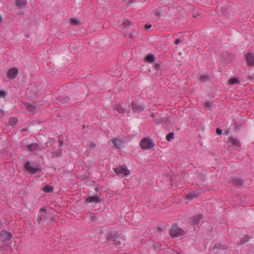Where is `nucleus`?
Here are the masks:
<instances>
[{
  "instance_id": "6ab92c4d",
  "label": "nucleus",
  "mask_w": 254,
  "mask_h": 254,
  "mask_svg": "<svg viewBox=\"0 0 254 254\" xmlns=\"http://www.w3.org/2000/svg\"><path fill=\"white\" fill-rule=\"evenodd\" d=\"M118 233L111 232L107 235V241H113L114 239L118 236Z\"/></svg>"
},
{
  "instance_id": "423d86ee",
  "label": "nucleus",
  "mask_w": 254,
  "mask_h": 254,
  "mask_svg": "<svg viewBox=\"0 0 254 254\" xmlns=\"http://www.w3.org/2000/svg\"><path fill=\"white\" fill-rule=\"evenodd\" d=\"M25 169L31 174H36L37 172L41 171V169L38 167V166L36 167H32L31 166L30 162L27 161L24 164Z\"/></svg>"
},
{
  "instance_id": "39448f33",
  "label": "nucleus",
  "mask_w": 254,
  "mask_h": 254,
  "mask_svg": "<svg viewBox=\"0 0 254 254\" xmlns=\"http://www.w3.org/2000/svg\"><path fill=\"white\" fill-rule=\"evenodd\" d=\"M184 231L176 225H173L170 229V234L172 237H178L184 234Z\"/></svg>"
},
{
  "instance_id": "e433bc0d",
  "label": "nucleus",
  "mask_w": 254,
  "mask_h": 254,
  "mask_svg": "<svg viewBox=\"0 0 254 254\" xmlns=\"http://www.w3.org/2000/svg\"><path fill=\"white\" fill-rule=\"evenodd\" d=\"M153 248L155 249H158L162 247V245L160 243L158 242H154L153 244Z\"/></svg>"
},
{
  "instance_id": "0eeeda50",
  "label": "nucleus",
  "mask_w": 254,
  "mask_h": 254,
  "mask_svg": "<svg viewBox=\"0 0 254 254\" xmlns=\"http://www.w3.org/2000/svg\"><path fill=\"white\" fill-rule=\"evenodd\" d=\"M115 172L116 174H123L125 176H127L130 174V171L127 169V166H119L118 167L114 168Z\"/></svg>"
},
{
  "instance_id": "c03bdc74",
  "label": "nucleus",
  "mask_w": 254,
  "mask_h": 254,
  "mask_svg": "<svg viewBox=\"0 0 254 254\" xmlns=\"http://www.w3.org/2000/svg\"><path fill=\"white\" fill-rule=\"evenodd\" d=\"M49 221L51 223L55 222V217L53 216H50V218H49Z\"/></svg>"
},
{
  "instance_id": "4d7b16f0",
  "label": "nucleus",
  "mask_w": 254,
  "mask_h": 254,
  "mask_svg": "<svg viewBox=\"0 0 254 254\" xmlns=\"http://www.w3.org/2000/svg\"><path fill=\"white\" fill-rule=\"evenodd\" d=\"M151 117H152L153 118H155V115L154 113H151Z\"/></svg>"
},
{
  "instance_id": "79ce46f5",
  "label": "nucleus",
  "mask_w": 254,
  "mask_h": 254,
  "mask_svg": "<svg viewBox=\"0 0 254 254\" xmlns=\"http://www.w3.org/2000/svg\"><path fill=\"white\" fill-rule=\"evenodd\" d=\"M151 24H146L144 25V29L146 30H148L151 27Z\"/></svg>"
},
{
  "instance_id": "7ed1b4c3",
  "label": "nucleus",
  "mask_w": 254,
  "mask_h": 254,
  "mask_svg": "<svg viewBox=\"0 0 254 254\" xmlns=\"http://www.w3.org/2000/svg\"><path fill=\"white\" fill-rule=\"evenodd\" d=\"M48 219V214L45 207L41 208L39 212L37 221L39 224H43V222Z\"/></svg>"
},
{
  "instance_id": "ea45409f",
  "label": "nucleus",
  "mask_w": 254,
  "mask_h": 254,
  "mask_svg": "<svg viewBox=\"0 0 254 254\" xmlns=\"http://www.w3.org/2000/svg\"><path fill=\"white\" fill-rule=\"evenodd\" d=\"M7 95V92L3 90L0 91V98H5Z\"/></svg>"
},
{
  "instance_id": "864d4df0",
  "label": "nucleus",
  "mask_w": 254,
  "mask_h": 254,
  "mask_svg": "<svg viewBox=\"0 0 254 254\" xmlns=\"http://www.w3.org/2000/svg\"><path fill=\"white\" fill-rule=\"evenodd\" d=\"M63 144H64L63 141H62H62H60L59 147H62L63 146Z\"/></svg>"
},
{
  "instance_id": "dca6fc26",
  "label": "nucleus",
  "mask_w": 254,
  "mask_h": 254,
  "mask_svg": "<svg viewBox=\"0 0 254 254\" xmlns=\"http://www.w3.org/2000/svg\"><path fill=\"white\" fill-rule=\"evenodd\" d=\"M112 142L116 149H120L124 144V142L122 140L116 138H113Z\"/></svg>"
},
{
  "instance_id": "4be33fe9",
  "label": "nucleus",
  "mask_w": 254,
  "mask_h": 254,
  "mask_svg": "<svg viewBox=\"0 0 254 254\" xmlns=\"http://www.w3.org/2000/svg\"><path fill=\"white\" fill-rule=\"evenodd\" d=\"M198 195V193L196 191H191L188 193L186 195V198L187 199L190 200L195 197H196Z\"/></svg>"
},
{
  "instance_id": "1a4fd4ad",
  "label": "nucleus",
  "mask_w": 254,
  "mask_h": 254,
  "mask_svg": "<svg viewBox=\"0 0 254 254\" xmlns=\"http://www.w3.org/2000/svg\"><path fill=\"white\" fill-rule=\"evenodd\" d=\"M228 142L230 144V146H233V148L235 150H238L241 145L240 141L236 137L231 136L228 138Z\"/></svg>"
},
{
  "instance_id": "4468645a",
  "label": "nucleus",
  "mask_w": 254,
  "mask_h": 254,
  "mask_svg": "<svg viewBox=\"0 0 254 254\" xmlns=\"http://www.w3.org/2000/svg\"><path fill=\"white\" fill-rule=\"evenodd\" d=\"M101 197L97 195L88 196L86 198L85 202L87 203L95 202L98 203L100 202Z\"/></svg>"
},
{
  "instance_id": "09e8293b",
  "label": "nucleus",
  "mask_w": 254,
  "mask_h": 254,
  "mask_svg": "<svg viewBox=\"0 0 254 254\" xmlns=\"http://www.w3.org/2000/svg\"><path fill=\"white\" fill-rule=\"evenodd\" d=\"M181 41L180 40V39H179V38H178L177 39H176V40H175V43H175L176 45H178V44H179L181 42Z\"/></svg>"
},
{
  "instance_id": "6e6552de",
  "label": "nucleus",
  "mask_w": 254,
  "mask_h": 254,
  "mask_svg": "<svg viewBox=\"0 0 254 254\" xmlns=\"http://www.w3.org/2000/svg\"><path fill=\"white\" fill-rule=\"evenodd\" d=\"M12 238V234L5 230H3L0 233V239L4 243L7 241L10 240Z\"/></svg>"
},
{
  "instance_id": "393cba45",
  "label": "nucleus",
  "mask_w": 254,
  "mask_h": 254,
  "mask_svg": "<svg viewBox=\"0 0 254 254\" xmlns=\"http://www.w3.org/2000/svg\"><path fill=\"white\" fill-rule=\"evenodd\" d=\"M42 190L45 192L50 193L53 191L54 188L52 186L46 185L43 188Z\"/></svg>"
},
{
  "instance_id": "bb28decb",
  "label": "nucleus",
  "mask_w": 254,
  "mask_h": 254,
  "mask_svg": "<svg viewBox=\"0 0 254 254\" xmlns=\"http://www.w3.org/2000/svg\"><path fill=\"white\" fill-rule=\"evenodd\" d=\"M121 236H120V235H118V236H117V237L116 238H115V239H114V241L113 242H114V245L116 246V247H119L121 245Z\"/></svg>"
},
{
  "instance_id": "4c0bfd02",
  "label": "nucleus",
  "mask_w": 254,
  "mask_h": 254,
  "mask_svg": "<svg viewBox=\"0 0 254 254\" xmlns=\"http://www.w3.org/2000/svg\"><path fill=\"white\" fill-rule=\"evenodd\" d=\"M154 121H156V122L155 123V124L157 125H159L161 124H162L164 123V118H161L159 119H156Z\"/></svg>"
},
{
  "instance_id": "13d9d810",
  "label": "nucleus",
  "mask_w": 254,
  "mask_h": 254,
  "mask_svg": "<svg viewBox=\"0 0 254 254\" xmlns=\"http://www.w3.org/2000/svg\"><path fill=\"white\" fill-rule=\"evenodd\" d=\"M238 126V123H236L235 124V127H236V126Z\"/></svg>"
},
{
  "instance_id": "9d476101",
  "label": "nucleus",
  "mask_w": 254,
  "mask_h": 254,
  "mask_svg": "<svg viewBox=\"0 0 254 254\" xmlns=\"http://www.w3.org/2000/svg\"><path fill=\"white\" fill-rule=\"evenodd\" d=\"M131 106L133 112L135 113H140L144 109L143 106L136 101H132Z\"/></svg>"
},
{
  "instance_id": "2f4dec72",
  "label": "nucleus",
  "mask_w": 254,
  "mask_h": 254,
  "mask_svg": "<svg viewBox=\"0 0 254 254\" xmlns=\"http://www.w3.org/2000/svg\"><path fill=\"white\" fill-rule=\"evenodd\" d=\"M70 98L67 96H64L61 98V102L62 103L65 104L69 102Z\"/></svg>"
},
{
  "instance_id": "a878e982",
  "label": "nucleus",
  "mask_w": 254,
  "mask_h": 254,
  "mask_svg": "<svg viewBox=\"0 0 254 254\" xmlns=\"http://www.w3.org/2000/svg\"><path fill=\"white\" fill-rule=\"evenodd\" d=\"M121 236H120V235H118V236H117V237L116 238H115V239H114V241L113 242H114V245L116 246V247H119L121 245Z\"/></svg>"
},
{
  "instance_id": "c85d7f7f",
  "label": "nucleus",
  "mask_w": 254,
  "mask_h": 254,
  "mask_svg": "<svg viewBox=\"0 0 254 254\" xmlns=\"http://www.w3.org/2000/svg\"><path fill=\"white\" fill-rule=\"evenodd\" d=\"M229 83L230 85H233L236 83H239L240 81L238 77H232L229 80Z\"/></svg>"
},
{
  "instance_id": "49530a36",
  "label": "nucleus",
  "mask_w": 254,
  "mask_h": 254,
  "mask_svg": "<svg viewBox=\"0 0 254 254\" xmlns=\"http://www.w3.org/2000/svg\"><path fill=\"white\" fill-rule=\"evenodd\" d=\"M89 146L91 148H94L96 146V144L94 142H91L90 143Z\"/></svg>"
},
{
  "instance_id": "2eb2a0df",
  "label": "nucleus",
  "mask_w": 254,
  "mask_h": 254,
  "mask_svg": "<svg viewBox=\"0 0 254 254\" xmlns=\"http://www.w3.org/2000/svg\"><path fill=\"white\" fill-rule=\"evenodd\" d=\"M18 70L17 68L13 67L9 69L7 72V76L10 79H14L17 75Z\"/></svg>"
},
{
  "instance_id": "ddd939ff",
  "label": "nucleus",
  "mask_w": 254,
  "mask_h": 254,
  "mask_svg": "<svg viewBox=\"0 0 254 254\" xmlns=\"http://www.w3.org/2000/svg\"><path fill=\"white\" fill-rule=\"evenodd\" d=\"M245 57L248 65L250 66H254V53H248Z\"/></svg>"
},
{
  "instance_id": "cd10ccee",
  "label": "nucleus",
  "mask_w": 254,
  "mask_h": 254,
  "mask_svg": "<svg viewBox=\"0 0 254 254\" xmlns=\"http://www.w3.org/2000/svg\"><path fill=\"white\" fill-rule=\"evenodd\" d=\"M18 122V120L16 118L14 117H11L9 119L8 124L10 126H14L16 124H17Z\"/></svg>"
},
{
  "instance_id": "20e7f679",
  "label": "nucleus",
  "mask_w": 254,
  "mask_h": 254,
  "mask_svg": "<svg viewBox=\"0 0 254 254\" xmlns=\"http://www.w3.org/2000/svg\"><path fill=\"white\" fill-rule=\"evenodd\" d=\"M154 145L155 144L151 139L148 138L142 139L140 143L141 148L144 150L150 149L152 148Z\"/></svg>"
},
{
  "instance_id": "9b49d317",
  "label": "nucleus",
  "mask_w": 254,
  "mask_h": 254,
  "mask_svg": "<svg viewBox=\"0 0 254 254\" xmlns=\"http://www.w3.org/2000/svg\"><path fill=\"white\" fill-rule=\"evenodd\" d=\"M230 182L236 188H240L244 186L245 181L244 180L239 178H232Z\"/></svg>"
},
{
  "instance_id": "b1692460",
  "label": "nucleus",
  "mask_w": 254,
  "mask_h": 254,
  "mask_svg": "<svg viewBox=\"0 0 254 254\" xmlns=\"http://www.w3.org/2000/svg\"><path fill=\"white\" fill-rule=\"evenodd\" d=\"M250 239V237L248 235H246L244 238H241L238 242V245H241L244 244L245 243H247Z\"/></svg>"
},
{
  "instance_id": "603ef678",
  "label": "nucleus",
  "mask_w": 254,
  "mask_h": 254,
  "mask_svg": "<svg viewBox=\"0 0 254 254\" xmlns=\"http://www.w3.org/2000/svg\"><path fill=\"white\" fill-rule=\"evenodd\" d=\"M200 15L199 13L193 14V16L194 18H196Z\"/></svg>"
},
{
  "instance_id": "a19ab883",
  "label": "nucleus",
  "mask_w": 254,
  "mask_h": 254,
  "mask_svg": "<svg viewBox=\"0 0 254 254\" xmlns=\"http://www.w3.org/2000/svg\"><path fill=\"white\" fill-rule=\"evenodd\" d=\"M212 105V103L210 102H209V101H207L206 102L205 104V107L206 108H209L210 107H211Z\"/></svg>"
},
{
  "instance_id": "c756f323",
  "label": "nucleus",
  "mask_w": 254,
  "mask_h": 254,
  "mask_svg": "<svg viewBox=\"0 0 254 254\" xmlns=\"http://www.w3.org/2000/svg\"><path fill=\"white\" fill-rule=\"evenodd\" d=\"M80 21L77 18H70V24L72 25H78L79 24Z\"/></svg>"
},
{
  "instance_id": "72a5a7b5",
  "label": "nucleus",
  "mask_w": 254,
  "mask_h": 254,
  "mask_svg": "<svg viewBox=\"0 0 254 254\" xmlns=\"http://www.w3.org/2000/svg\"><path fill=\"white\" fill-rule=\"evenodd\" d=\"M174 133L173 132L169 133L166 135V139L168 141H171L172 139L174 138Z\"/></svg>"
},
{
  "instance_id": "5701e85b",
  "label": "nucleus",
  "mask_w": 254,
  "mask_h": 254,
  "mask_svg": "<svg viewBox=\"0 0 254 254\" xmlns=\"http://www.w3.org/2000/svg\"><path fill=\"white\" fill-rule=\"evenodd\" d=\"M116 110L120 114H125V113H128L129 112V110L126 111L125 108L121 105H118L116 106Z\"/></svg>"
},
{
  "instance_id": "aec40b11",
  "label": "nucleus",
  "mask_w": 254,
  "mask_h": 254,
  "mask_svg": "<svg viewBox=\"0 0 254 254\" xmlns=\"http://www.w3.org/2000/svg\"><path fill=\"white\" fill-rule=\"evenodd\" d=\"M54 151H52L51 153L52 154V158L53 157H60L62 155V150L61 149L58 148L57 149H55Z\"/></svg>"
},
{
  "instance_id": "bf43d9fd",
  "label": "nucleus",
  "mask_w": 254,
  "mask_h": 254,
  "mask_svg": "<svg viewBox=\"0 0 254 254\" xmlns=\"http://www.w3.org/2000/svg\"><path fill=\"white\" fill-rule=\"evenodd\" d=\"M85 125H83V128H85Z\"/></svg>"
},
{
  "instance_id": "de8ad7c7",
  "label": "nucleus",
  "mask_w": 254,
  "mask_h": 254,
  "mask_svg": "<svg viewBox=\"0 0 254 254\" xmlns=\"http://www.w3.org/2000/svg\"><path fill=\"white\" fill-rule=\"evenodd\" d=\"M157 231L159 232H161L163 231V228L162 227L159 226L157 228Z\"/></svg>"
},
{
  "instance_id": "3c124183",
  "label": "nucleus",
  "mask_w": 254,
  "mask_h": 254,
  "mask_svg": "<svg viewBox=\"0 0 254 254\" xmlns=\"http://www.w3.org/2000/svg\"><path fill=\"white\" fill-rule=\"evenodd\" d=\"M54 140V139H53V138H49V140H48V142H47V144H48L49 143H51V142H53Z\"/></svg>"
},
{
  "instance_id": "6e6d98bb",
  "label": "nucleus",
  "mask_w": 254,
  "mask_h": 254,
  "mask_svg": "<svg viewBox=\"0 0 254 254\" xmlns=\"http://www.w3.org/2000/svg\"><path fill=\"white\" fill-rule=\"evenodd\" d=\"M99 190H100V188H99V187H96L95 188V190H96V191L98 192V191H99Z\"/></svg>"
},
{
  "instance_id": "a211bd4d",
  "label": "nucleus",
  "mask_w": 254,
  "mask_h": 254,
  "mask_svg": "<svg viewBox=\"0 0 254 254\" xmlns=\"http://www.w3.org/2000/svg\"><path fill=\"white\" fill-rule=\"evenodd\" d=\"M15 5L19 8L25 7L27 5L26 0H15Z\"/></svg>"
},
{
  "instance_id": "37998d69",
  "label": "nucleus",
  "mask_w": 254,
  "mask_h": 254,
  "mask_svg": "<svg viewBox=\"0 0 254 254\" xmlns=\"http://www.w3.org/2000/svg\"><path fill=\"white\" fill-rule=\"evenodd\" d=\"M216 133L218 134V135H221L222 134V129H221L220 128H216Z\"/></svg>"
},
{
  "instance_id": "f704fd0d",
  "label": "nucleus",
  "mask_w": 254,
  "mask_h": 254,
  "mask_svg": "<svg viewBox=\"0 0 254 254\" xmlns=\"http://www.w3.org/2000/svg\"><path fill=\"white\" fill-rule=\"evenodd\" d=\"M208 78H209L208 75H206V74L202 75L199 77V80L201 82H205V81H207L208 79Z\"/></svg>"
},
{
  "instance_id": "c9c22d12",
  "label": "nucleus",
  "mask_w": 254,
  "mask_h": 254,
  "mask_svg": "<svg viewBox=\"0 0 254 254\" xmlns=\"http://www.w3.org/2000/svg\"><path fill=\"white\" fill-rule=\"evenodd\" d=\"M164 124L167 127H169L171 125V121L170 117L164 118Z\"/></svg>"
},
{
  "instance_id": "f03ea898",
  "label": "nucleus",
  "mask_w": 254,
  "mask_h": 254,
  "mask_svg": "<svg viewBox=\"0 0 254 254\" xmlns=\"http://www.w3.org/2000/svg\"><path fill=\"white\" fill-rule=\"evenodd\" d=\"M22 149L30 152H34L37 150H42V148L37 143H32L30 144L25 143L22 144Z\"/></svg>"
},
{
  "instance_id": "8fccbe9b",
  "label": "nucleus",
  "mask_w": 254,
  "mask_h": 254,
  "mask_svg": "<svg viewBox=\"0 0 254 254\" xmlns=\"http://www.w3.org/2000/svg\"><path fill=\"white\" fill-rule=\"evenodd\" d=\"M160 67V64L159 63H156L154 64V67L156 68H159Z\"/></svg>"
},
{
  "instance_id": "58836bf2",
  "label": "nucleus",
  "mask_w": 254,
  "mask_h": 254,
  "mask_svg": "<svg viewBox=\"0 0 254 254\" xmlns=\"http://www.w3.org/2000/svg\"><path fill=\"white\" fill-rule=\"evenodd\" d=\"M154 14L156 15L158 18H160L161 16V10H155L153 11Z\"/></svg>"
},
{
  "instance_id": "f3484780",
  "label": "nucleus",
  "mask_w": 254,
  "mask_h": 254,
  "mask_svg": "<svg viewBox=\"0 0 254 254\" xmlns=\"http://www.w3.org/2000/svg\"><path fill=\"white\" fill-rule=\"evenodd\" d=\"M37 103L36 102H34L32 104H29L27 106V109L30 112L33 113V114L36 113L38 112V109L36 106Z\"/></svg>"
},
{
  "instance_id": "f8f14e48",
  "label": "nucleus",
  "mask_w": 254,
  "mask_h": 254,
  "mask_svg": "<svg viewBox=\"0 0 254 254\" xmlns=\"http://www.w3.org/2000/svg\"><path fill=\"white\" fill-rule=\"evenodd\" d=\"M202 218L203 215L201 214L194 215L190 218V223L192 225H198Z\"/></svg>"
},
{
  "instance_id": "412c9836",
  "label": "nucleus",
  "mask_w": 254,
  "mask_h": 254,
  "mask_svg": "<svg viewBox=\"0 0 254 254\" xmlns=\"http://www.w3.org/2000/svg\"><path fill=\"white\" fill-rule=\"evenodd\" d=\"M156 58L153 54H149L145 58V61L147 63H152L155 62Z\"/></svg>"
},
{
  "instance_id": "f257e3e1",
  "label": "nucleus",
  "mask_w": 254,
  "mask_h": 254,
  "mask_svg": "<svg viewBox=\"0 0 254 254\" xmlns=\"http://www.w3.org/2000/svg\"><path fill=\"white\" fill-rule=\"evenodd\" d=\"M231 251L230 248L220 242H216L212 249L214 254H229Z\"/></svg>"
},
{
  "instance_id": "473e14b6",
  "label": "nucleus",
  "mask_w": 254,
  "mask_h": 254,
  "mask_svg": "<svg viewBox=\"0 0 254 254\" xmlns=\"http://www.w3.org/2000/svg\"><path fill=\"white\" fill-rule=\"evenodd\" d=\"M89 178V174L88 173H85L83 175H81L79 176V178L82 180H85Z\"/></svg>"
},
{
  "instance_id": "5fc2aeb1",
  "label": "nucleus",
  "mask_w": 254,
  "mask_h": 254,
  "mask_svg": "<svg viewBox=\"0 0 254 254\" xmlns=\"http://www.w3.org/2000/svg\"><path fill=\"white\" fill-rule=\"evenodd\" d=\"M129 38L130 39H132L133 38V35L132 34H130L129 35Z\"/></svg>"
},
{
  "instance_id": "a18cd8bd",
  "label": "nucleus",
  "mask_w": 254,
  "mask_h": 254,
  "mask_svg": "<svg viewBox=\"0 0 254 254\" xmlns=\"http://www.w3.org/2000/svg\"><path fill=\"white\" fill-rule=\"evenodd\" d=\"M4 115V111L2 109H0V119L2 118Z\"/></svg>"
},
{
  "instance_id": "7c9ffc66",
  "label": "nucleus",
  "mask_w": 254,
  "mask_h": 254,
  "mask_svg": "<svg viewBox=\"0 0 254 254\" xmlns=\"http://www.w3.org/2000/svg\"><path fill=\"white\" fill-rule=\"evenodd\" d=\"M122 24L124 28L127 29L131 25V22L128 19H126Z\"/></svg>"
}]
</instances>
